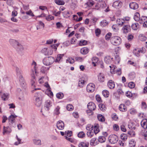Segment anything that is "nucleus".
<instances>
[{
  "label": "nucleus",
  "mask_w": 147,
  "mask_h": 147,
  "mask_svg": "<svg viewBox=\"0 0 147 147\" xmlns=\"http://www.w3.org/2000/svg\"><path fill=\"white\" fill-rule=\"evenodd\" d=\"M36 63L34 61H33L32 63V69L31 71V75L32 77V79L31 82V85L33 87L35 86V82L36 80L35 79V73H36Z\"/></svg>",
  "instance_id": "obj_1"
},
{
  "label": "nucleus",
  "mask_w": 147,
  "mask_h": 147,
  "mask_svg": "<svg viewBox=\"0 0 147 147\" xmlns=\"http://www.w3.org/2000/svg\"><path fill=\"white\" fill-rule=\"evenodd\" d=\"M110 41L112 44L115 46L119 45L121 42V38L117 36H112L110 38Z\"/></svg>",
  "instance_id": "obj_2"
},
{
  "label": "nucleus",
  "mask_w": 147,
  "mask_h": 147,
  "mask_svg": "<svg viewBox=\"0 0 147 147\" xmlns=\"http://www.w3.org/2000/svg\"><path fill=\"white\" fill-rule=\"evenodd\" d=\"M55 59L53 57L51 56L46 57L43 60V64L47 66L51 65L55 61Z\"/></svg>",
  "instance_id": "obj_3"
},
{
  "label": "nucleus",
  "mask_w": 147,
  "mask_h": 147,
  "mask_svg": "<svg viewBox=\"0 0 147 147\" xmlns=\"http://www.w3.org/2000/svg\"><path fill=\"white\" fill-rule=\"evenodd\" d=\"M40 94V92L37 93L34 96L35 104L37 107H40L42 104V102L40 100L39 96Z\"/></svg>",
  "instance_id": "obj_4"
},
{
  "label": "nucleus",
  "mask_w": 147,
  "mask_h": 147,
  "mask_svg": "<svg viewBox=\"0 0 147 147\" xmlns=\"http://www.w3.org/2000/svg\"><path fill=\"white\" fill-rule=\"evenodd\" d=\"M109 142L112 144H114L117 143L118 140V137L115 135H110L108 138Z\"/></svg>",
  "instance_id": "obj_5"
},
{
  "label": "nucleus",
  "mask_w": 147,
  "mask_h": 147,
  "mask_svg": "<svg viewBox=\"0 0 147 147\" xmlns=\"http://www.w3.org/2000/svg\"><path fill=\"white\" fill-rule=\"evenodd\" d=\"M95 89V86L93 83H90L86 87V90L89 92H92L94 91Z\"/></svg>",
  "instance_id": "obj_6"
},
{
  "label": "nucleus",
  "mask_w": 147,
  "mask_h": 147,
  "mask_svg": "<svg viewBox=\"0 0 147 147\" xmlns=\"http://www.w3.org/2000/svg\"><path fill=\"white\" fill-rule=\"evenodd\" d=\"M109 67L111 68V72L112 71L111 70H112V71L114 73H115V72L116 71V73L118 75H120L121 74V69L120 68H119L118 69L116 70L115 68V66L113 65H110Z\"/></svg>",
  "instance_id": "obj_7"
},
{
  "label": "nucleus",
  "mask_w": 147,
  "mask_h": 147,
  "mask_svg": "<svg viewBox=\"0 0 147 147\" xmlns=\"http://www.w3.org/2000/svg\"><path fill=\"white\" fill-rule=\"evenodd\" d=\"M122 5V3L119 1H117L114 2L113 4V7L117 9L121 8Z\"/></svg>",
  "instance_id": "obj_8"
},
{
  "label": "nucleus",
  "mask_w": 147,
  "mask_h": 147,
  "mask_svg": "<svg viewBox=\"0 0 147 147\" xmlns=\"http://www.w3.org/2000/svg\"><path fill=\"white\" fill-rule=\"evenodd\" d=\"M52 105V103L50 100H47L45 102V107L46 110L47 111H49Z\"/></svg>",
  "instance_id": "obj_9"
},
{
  "label": "nucleus",
  "mask_w": 147,
  "mask_h": 147,
  "mask_svg": "<svg viewBox=\"0 0 147 147\" xmlns=\"http://www.w3.org/2000/svg\"><path fill=\"white\" fill-rule=\"evenodd\" d=\"M57 127L59 129H63L64 127V122L61 121H58L57 123Z\"/></svg>",
  "instance_id": "obj_10"
},
{
  "label": "nucleus",
  "mask_w": 147,
  "mask_h": 147,
  "mask_svg": "<svg viewBox=\"0 0 147 147\" xmlns=\"http://www.w3.org/2000/svg\"><path fill=\"white\" fill-rule=\"evenodd\" d=\"M98 81L101 83L104 82L105 80L104 75L102 73H100L98 75Z\"/></svg>",
  "instance_id": "obj_11"
},
{
  "label": "nucleus",
  "mask_w": 147,
  "mask_h": 147,
  "mask_svg": "<svg viewBox=\"0 0 147 147\" xmlns=\"http://www.w3.org/2000/svg\"><path fill=\"white\" fill-rule=\"evenodd\" d=\"M87 107L88 109L94 110L96 109L95 104L92 102H89L87 105Z\"/></svg>",
  "instance_id": "obj_12"
},
{
  "label": "nucleus",
  "mask_w": 147,
  "mask_h": 147,
  "mask_svg": "<svg viewBox=\"0 0 147 147\" xmlns=\"http://www.w3.org/2000/svg\"><path fill=\"white\" fill-rule=\"evenodd\" d=\"M9 94L7 93H3L1 92H0V96H1L2 99L3 100H8L9 98Z\"/></svg>",
  "instance_id": "obj_13"
},
{
  "label": "nucleus",
  "mask_w": 147,
  "mask_h": 147,
  "mask_svg": "<svg viewBox=\"0 0 147 147\" xmlns=\"http://www.w3.org/2000/svg\"><path fill=\"white\" fill-rule=\"evenodd\" d=\"M130 27L129 25H125L122 28V30L123 33L126 34L130 31Z\"/></svg>",
  "instance_id": "obj_14"
},
{
  "label": "nucleus",
  "mask_w": 147,
  "mask_h": 147,
  "mask_svg": "<svg viewBox=\"0 0 147 147\" xmlns=\"http://www.w3.org/2000/svg\"><path fill=\"white\" fill-rule=\"evenodd\" d=\"M112 59L109 56H107L104 58V61L107 64H109L111 63Z\"/></svg>",
  "instance_id": "obj_15"
},
{
  "label": "nucleus",
  "mask_w": 147,
  "mask_h": 147,
  "mask_svg": "<svg viewBox=\"0 0 147 147\" xmlns=\"http://www.w3.org/2000/svg\"><path fill=\"white\" fill-rule=\"evenodd\" d=\"M130 7L133 9H136L138 7V5L136 2H133L131 3L129 5Z\"/></svg>",
  "instance_id": "obj_16"
},
{
  "label": "nucleus",
  "mask_w": 147,
  "mask_h": 147,
  "mask_svg": "<svg viewBox=\"0 0 147 147\" xmlns=\"http://www.w3.org/2000/svg\"><path fill=\"white\" fill-rule=\"evenodd\" d=\"M107 85L108 87L110 89H113L115 87L114 82L112 80H109L108 82Z\"/></svg>",
  "instance_id": "obj_17"
},
{
  "label": "nucleus",
  "mask_w": 147,
  "mask_h": 147,
  "mask_svg": "<svg viewBox=\"0 0 147 147\" xmlns=\"http://www.w3.org/2000/svg\"><path fill=\"white\" fill-rule=\"evenodd\" d=\"M9 42L10 45L14 47H16L18 43V42L17 41L13 39H10L9 40Z\"/></svg>",
  "instance_id": "obj_18"
},
{
  "label": "nucleus",
  "mask_w": 147,
  "mask_h": 147,
  "mask_svg": "<svg viewBox=\"0 0 147 147\" xmlns=\"http://www.w3.org/2000/svg\"><path fill=\"white\" fill-rule=\"evenodd\" d=\"M89 146V142L86 141L81 142L78 144L79 147H88Z\"/></svg>",
  "instance_id": "obj_19"
},
{
  "label": "nucleus",
  "mask_w": 147,
  "mask_h": 147,
  "mask_svg": "<svg viewBox=\"0 0 147 147\" xmlns=\"http://www.w3.org/2000/svg\"><path fill=\"white\" fill-rule=\"evenodd\" d=\"M19 81L22 86L23 87H24L26 84L25 81L23 76L21 74L19 76Z\"/></svg>",
  "instance_id": "obj_20"
},
{
  "label": "nucleus",
  "mask_w": 147,
  "mask_h": 147,
  "mask_svg": "<svg viewBox=\"0 0 147 147\" xmlns=\"http://www.w3.org/2000/svg\"><path fill=\"white\" fill-rule=\"evenodd\" d=\"M17 117V116L15 114L11 115L8 117V120L9 122L11 123H14V122L15 119Z\"/></svg>",
  "instance_id": "obj_21"
},
{
  "label": "nucleus",
  "mask_w": 147,
  "mask_h": 147,
  "mask_svg": "<svg viewBox=\"0 0 147 147\" xmlns=\"http://www.w3.org/2000/svg\"><path fill=\"white\" fill-rule=\"evenodd\" d=\"M141 124L142 126L144 129H147V119H143L141 122Z\"/></svg>",
  "instance_id": "obj_22"
},
{
  "label": "nucleus",
  "mask_w": 147,
  "mask_h": 147,
  "mask_svg": "<svg viewBox=\"0 0 147 147\" xmlns=\"http://www.w3.org/2000/svg\"><path fill=\"white\" fill-rule=\"evenodd\" d=\"M80 52L82 54L86 55L88 53L89 49L86 47H83L80 49Z\"/></svg>",
  "instance_id": "obj_23"
},
{
  "label": "nucleus",
  "mask_w": 147,
  "mask_h": 147,
  "mask_svg": "<svg viewBox=\"0 0 147 147\" xmlns=\"http://www.w3.org/2000/svg\"><path fill=\"white\" fill-rule=\"evenodd\" d=\"M33 143L36 145H41L42 144L41 140L39 139H34L32 140Z\"/></svg>",
  "instance_id": "obj_24"
},
{
  "label": "nucleus",
  "mask_w": 147,
  "mask_h": 147,
  "mask_svg": "<svg viewBox=\"0 0 147 147\" xmlns=\"http://www.w3.org/2000/svg\"><path fill=\"white\" fill-rule=\"evenodd\" d=\"M98 144V142L96 138H92L90 140V144L92 146H95Z\"/></svg>",
  "instance_id": "obj_25"
},
{
  "label": "nucleus",
  "mask_w": 147,
  "mask_h": 147,
  "mask_svg": "<svg viewBox=\"0 0 147 147\" xmlns=\"http://www.w3.org/2000/svg\"><path fill=\"white\" fill-rule=\"evenodd\" d=\"M146 20H147V17L142 16L140 17L138 21L140 24H143L144 22H145Z\"/></svg>",
  "instance_id": "obj_26"
},
{
  "label": "nucleus",
  "mask_w": 147,
  "mask_h": 147,
  "mask_svg": "<svg viewBox=\"0 0 147 147\" xmlns=\"http://www.w3.org/2000/svg\"><path fill=\"white\" fill-rule=\"evenodd\" d=\"M119 110L121 111L124 112L127 111V107L125 105L121 104L119 106Z\"/></svg>",
  "instance_id": "obj_27"
},
{
  "label": "nucleus",
  "mask_w": 147,
  "mask_h": 147,
  "mask_svg": "<svg viewBox=\"0 0 147 147\" xmlns=\"http://www.w3.org/2000/svg\"><path fill=\"white\" fill-rule=\"evenodd\" d=\"M140 49L138 48L135 49L133 51L134 54L137 57H138L140 56Z\"/></svg>",
  "instance_id": "obj_28"
},
{
  "label": "nucleus",
  "mask_w": 147,
  "mask_h": 147,
  "mask_svg": "<svg viewBox=\"0 0 147 147\" xmlns=\"http://www.w3.org/2000/svg\"><path fill=\"white\" fill-rule=\"evenodd\" d=\"M85 81L83 79V78L80 79L78 82V85L79 87L82 88L83 87Z\"/></svg>",
  "instance_id": "obj_29"
},
{
  "label": "nucleus",
  "mask_w": 147,
  "mask_h": 147,
  "mask_svg": "<svg viewBox=\"0 0 147 147\" xmlns=\"http://www.w3.org/2000/svg\"><path fill=\"white\" fill-rule=\"evenodd\" d=\"M116 23L118 25L121 26L125 23V22L124 20L122 19H118L117 20Z\"/></svg>",
  "instance_id": "obj_30"
},
{
  "label": "nucleus",
  "mask_w": 147,
  "mask_h": 147,
  "mask_svg": "<svg viewBox=\"0 0 147 147\" xmlns=\"http://www.w3.org/2000/svg\"><path fill=\"white\" fill-rule=\"evenodd\" d=\"M11 130L10 128L9 127H4L3 130V134L5 135V134L9 133L11 132Z\"/></svg>",
  "instance_id": "obj_31"
},
{
  "label": "nucleus",
  "mask_w": 147,
  "mask_h": 147,
  "mask_svg": "<svg viewBox=\"0 0 147 147\" xmlns=\"http://www.w3.org/2000/svg\"><path fill=\"white\" fill-rule=\"evenodd\" d=\"M16 47V50L18 52L22 51L23 50V46L19 43Z\"/></svg>",
  "instance_id": "obj_32"
},
{
  "label": "nucleus",
  "mask_w": 147,
  "mask_h": 147,
  "mask_svg": "<svg viewBox=\"0 0 147 147\" xmlns=\"http://www.w3.org/2000/svg\"><path fill=\"white\" fill-rule=\"evenodd\" d=\"M63 56V54H60L58 55L56 59L55 60V62H56L59 63L61 61L62 57Z\"/></svg>",
  "instance_id": "obj_33"
},
{
  "label": "nucleus",
  "mask_w": 147,
  "mask_h": 147,
  "mask_svg": "<svg viewBox=\"0 0 147 147\" xmlns=\"http://www.w3.org/2000/svg\"><path fill=\"white\" fill-rule=\"evenodd\" d=\"M140 15L139 13L136 12L134 16V19L136 21H138L140 18Z\"/></svg>",
  "instance_id": "obj_34"
},
{
  "label": "nucleus",
  "mask_w": 147,
  "mask_h": 147,
  "mask_svg": "<svg viewBox=\"0 0 147 147\" xmlns=\"http://www.w3.org/2000/svg\"><path fill=\"white\" fill-rule=\"evenodd\" d=\"M85 4L88 7H91L94 4V2L92 0H88Z\"/></svg>",
  "instance_id": "obj_35"
},
{
  "label": "nucleus",
  "mask_w": 147,
  "mask_h": 147,
  "mask_svg": "<svg viewBox=\"0 0 147 147\" xmlns=\"http://www.w3.org/2000/svg\"><path fill=\"white\" fill-rule=\"evenodd\" d=\"M55 3L59 5H63L65 4V2L62 0H55Z\"/></svg>",
  "instance_id": "obj_36"
},
{
  "label": "nucleus",
  "mask_w": 147,
  "mask_h": 147,
  "mask_svg": "<svg viewBox=\"0 0 147 147\" xmlns=\"http://www.w3.org/2000/svg\"><path fill=\"white\" fill-rule=\"evenodd\" d=\"M16 138L17 140L18 141L14 143V145L16 146L18 145L19 144H22L23 143L22 142L21 139L18 138L17 135L16 136Z\"/></svg>",
  "instance_id": "obj_37"
},
{
  "label": "nucleus",
  "mask_w": 147,
  "mask_h": 147,
  "mask_svg": "<svg viewBox=\"0 0 147 147\" xmlns=\"http://www.w3.org/2000/svg\"><path fill=\"white\" fill-rule=\"evenodd\" d=\"M131 27L133 29L137 30L139 27L138 24L137 23L133 24L131 25Z\"/></svg>",
  "instance_id": "obj_38"
},
{
  "label": "nucleus",
  "mask_w": 147,
  "mask_h": 147,
  "mask_svg": "<svg viewBox=\"0 0 147 147\" xmlns=\"http://www.w3.org/2000/svg\"><path fill=\"white\" fill-rule=\"evenodd\" d=\"M98 120L101 121H104L105 120L104 117L101 114H98L97 115Z\"/></svg>",
  "instance_id": "obj_39"
},
{
  "label": "nucleus",
  "mask_w": 147,
  "mask_h": 147,
  "mask_svg": "<svg viewBox=\"0 0 147 147\" xmlns=\"http://www.w3.org/2000/svg\"><path fill=\"white\" fill-rule=\"evenodd\" d=\"M85 133L82 131L79 132L78 134V137L80 138H83L85 137Z\"/></svg>",
  "instance_id": "obj_40"
},
{
  "label": "nucleus",
  "mask_w": 147,
  "mask_h": 147,
  "mask_svg": "<svg viewBox=\"0 0 147 147\" xmlns=\"http://www.w3.org/2000/svg\"><path fill=\"white\" fill-rule=\"evenodd\" d=\"M139 38L142 41H144L146 39V38L143 34H140L139 36Z\"/></svg>",
  "instance_id": "obj_41"
},
{
  "label": "nucleus",
  "mask_w": 147,
  "mask_h": 147,
  "mask_svg": "<svg viewBox=\"0 0 147 147\" xmlns=\"http://www.w3.org/2000/svg\"><path fill=\"white\" fill-rule=\"evenodd\" d=\"M103 96L105 97H108L109 95V92L107 90H104L102 92Z\"/></svg>",
  "instance_id": "obj_42"
},
{
  "label": "nucleus",
  "mask_w": 147,
  "mask_h": 147,
  "mask_svg": "<svg viewBox=\"0 0 147 147\" xmlns=\"http://www.w3.org/2000/svg\"><path fill=\"white\" fill-rule=\"evenodd\" d=\"M136 145V142L134 140H131L129 142V147H134Z\"/></svg>",
  "instance_id": "obj_43"
},
{
  "label": "nucleus",
  "mask_w": 147,
  "mask_h": 147,
  "mask_svg": "<svg viewBox=\"0 0 147 147\" xmlns=\"http://www.w3.org/2000/svg\"><path fill=\"white\" fill-rule=\"evenodd\" d=\"M98 107L102 111L105 110L106 109L105 105L102 104H100L98 105Z\"/></svg>",
  "instance_id": "obj_44"
},
{
  "label": "nucleus",
  "mask_w": 147,
  "mask_h": 147,
  "mask_svg": "<svg viewBox=\"0 0 147 147\" xmlns=\"http://www.w3.org/2000/svg\"><path fill=\"white\" fill-rule=\"evenodd\" d=\"M121 139L124 141L125 140L127 139V136L126 134H122L120 136Z\"/></svg>",
  "instance_id": "obj_45"
},
{
  "label": "nucleus",
  "mask_w": 147,
  "mask_h": 147,
  "mask_svg": "<svg viewBox=\"0 0 147 147\" xmlns=\"http://www.w3.org/2000/svg\"><path fill=\"white\" fill-rule=\"evenodd\" d=\"M56 96L57 98L61 99L64 97V94L62 92H59L56 94Z\"/></svg>",
  "instance_id": "obj_46"
},
{
  "label": "nucleus",
  "mask_w": 147,
  "mask_h": 147,
  "mask_svg": "<svg viewBox=\"0 0 147 147\" xmlns=\"http://www.w3.org/2000/svg\"><path fill=\"white\" fill-rule=\"evenodd\" d=\"M66 109L68 111H71L73 109L74 107L72 105L69 104L67 105Z\"/></svg>",
  "instance_id": "obj_47"
},
{
  "label": "nucleus",
  "mask_w": 147,
  "mask_h": 147,
  "mask_svg": "<svg viewBox=\"0 0 147 147\" xmlns=\"http://www.w3.org/2000/svg\"><path fill=\"white\" fill-rule=\"evenodd\" d=\"M86 129L89 131H92L94 129L93 126L90 124H88L87 125Z\"/></svg>",
  "instance_id": "obj_48"
},
{
  "label": "nucleus",
  "mask_w": 147,
  "mask_h": 147,
  "mask_svg": "<svg viewBox=\"0 0 147 147\" xmlns=\"http://www.w3.org/2000/svg\"><path fill=\"white\" fill-rule=\"evenodd\" d=\"M87 43V41L84 40H80L79 42V45L80 46L86 45Z\"/></svg>",
  "instance_id": "obj_49"
},
{
  "label": "nucleus",
  "mask_w": 147,
  "mask_h": 147,
  "mask_svg": "<svg viewBox=\"0 0 147 147\" xmlns=\"http://www.w3.org/2000/svg\"><path fill=\"white\" fill-rule=\"evenodd\" d=\"M106 140V138L104 136H100L98 138V141L101 143L105 142Z\"/></svg>",
  "instance_id": "obj_50"
},
{
  "label": "nucleus",
  "mask_w": 147,
  "mask_h": 147,
  "mask_svg": "<svg viewBox=\"0 0 147 147\" xmlns=\"http://www.w3.org/2000/svg\"><path fill=\"white\" fill-rule=\"evenodd\" d=\"M100 24L103 27L107 25L108 24V23L106 20H104L101 22Z\"/></svg>",
  "instance_id": "obj_51"
},
{
  "label": "nucleus",
  "mask_w": 147,
  "mask_h": 147,
  "mask_svg": "<svg viewBox=\"0 0 147 147\" xmlns=\"http://www.w3.org/2000/svg\"><path fill=\"white\" fill-rule=\"evenodd\" d=\"M94 133L95 134H96L99 131V129L97 125H95L94 127Z\"/></svg>",
  "instance_id": "obj_52"
},
{
  "label": "nucleus",
  "mask_w": 147,
  "mask_h": 147,
  "mask_svg": "<svg viewBox=\"0 0 147 147\" xmlns=\"http://www.w3.org/2000/svg\"><path fill=\"white\" fill-rule=\"evenodd\" d=\"M65 138L67 140L69 141L71 143H73L75 141V140L72 138H70L69 137L65 136Z\"/></svg>",
  "instance_id": "obj_53"
},
{
  "label": "nucleus",
  "mask_w": 147,
  "mask_h": 147,
  "mask_svg": "<svg viewBox=\"0 0 147 147\" xmlns=\"http://www.w3.org/2000/svg\"><path fill=\"white\" fill-rule=\"evenodd\" d=\"M54 17L52 16L51 15H49L47 16L46 19L48 21H50L54 19Z\"/></svg>",
  "instance_id": "obj_54"
},
{
  "label": "nucleus",
  "mask_w": 147,
  "mask_h": 147,
  "mask_svg": "<svg viewBox=\"0 0 147 147\" xmlns=\"http://www.w3.org/2000/svg\"><path fill=\"white\" fill-rule=\"evenodd\" d=\"M128 128L130 129L131 130L133 129H135L136 127L134 125H133L131 123H129L128 125Z\"/></svg>",
  "instance_id": "obj_55"
},
{
  "label": "nucleus",
  "mask_w": 147,
  "mask_h": 147,
  "mask_svg": "<svg viewBox=\"0 0 147 147\" xmlns=\"http://www.w3.org/2000/svg\"><path fill=\"white\" fill-rule=\"evenodd\" d=\"M49 69V68L46 67L44 66H42L40 69V71L42 73H45V71Z\"/></svg>",
  "instance_id": "obj_56"
},
{
  "label": "nucleus",
  "mask_w": 147,
  "mask_h": 147,
  "mask_svg": "<svg viewBox=\"0 0 147 147\" xmlns=\"http://www.w3.org/2000/svg\"><path fill=\"white\" fill-rule=\"evenodd\" d=\"M128 86L130 88H132L135 87V84L133 82H131L128 83Z\"/></svg>",
  "instance_id": "obj_57"
},
{
  "label": "nucleus",
  "mask_w": 147,
  "mask_h": 147,
  "mask_svg": "<svg viewBox=\"0 0 147 147\" xmlns=\"http://www.w3.org/2000/svg\"><path fill=\"white\" fill-rule=\"evenodd\" d=\"M94 133L92 131H88L87 133V135L89 137L91 138L94 135Z\"/></svg>",
  "instance_id": "obj_58"
},
{
  "label": "nucleus",
  "mask_w": 147,
  "mask_h": 147,
  "mask_svg": "<svg viewBox=\"0 0 147 147\" xmlns=\"http://www.w3.org/2000/svg\"><path fill=\"white\" fill-rule=\"evenodd\" d=\"M115 63H119L120 61V58L118 55H116L115 56Z\"/></svg>",
  "instance_id": "obj_59"
},
{
  "label": "nucleus",
  "mask_w": 147,
  "mask_h": 147,
  "mask_svg": "<svg viewBox=\"0 0 147 147\" xmlns=\"http://www.w3.org/2000/svg\"><path fill=\"white\" fill-rule=\"evenodd\" d=\"M74 60L71 58H69L66 60V62L72 64L74 63Z\"/></svg>",
  "instance_id": "obj_60"
},
{
  "label": "nucleus",
  "mask_w": 147,
  "mask_h": 147,
  "mask_svg": "<svg viewBox=\"0 0 147 147\" xmlns=\"http://www.w3.org/2000/svg\"><path fill=\"white\" fill-rule=\"evenodd\" d=\"M128 134L131 137L134 136L135 135V132L132 130L128 131Z\"/></svg>",
  "instance_id": "obj_61"
},
{
  "label": "nucleus",
  "mask_w": 147,
  "mask_h": 147,
  "mask_svg": "<svg viewBox=\"0 0 147 147\" xmlns=\"http://www.w3.org/2000/svg\"><path fill=\"white\" fill-rule=\"evenodd\" d=\"M112 28L115 32H117L119 30L117 25H113L112 26Z\"/></svg>",
  "instance_id": "obj_62"
},
{
  "label": "nucleus",
  "mask_w": 147,
  "mask_h": 147,
  "mask_svg": "<svg viewBox=\"0 0 147 147\" xmlns=\"http://www.w3.org/2000/svg\"><path fill=\"white\" fill-rule=\"evenodd\" d=\"M65 134L67 135V137H70L72 136V131H67L65 132Z\"/></svg>",
  "instance_id": "obj_63"
},
{
  "label": "nucleus",
  "mask_w": 147,
  "mask_h": 147,
  "mask_svg": "<svg viewBox=\"0 0 147 147\" xmlns=\"http://www.w3.org/2000/svg\"><path fill=\"white\" fill-rule=\"evenodd\" d=\"M60 107L59 106H57L55 109L54 112L55 113L56 115H58L59 113V110Z\"/></svg>",
  "instance_id": "obj_64"
}]
</instances>
